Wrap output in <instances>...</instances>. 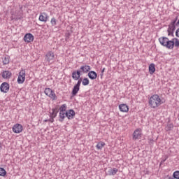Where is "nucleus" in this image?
Instances as JSON below:
<instances>
[{"label":"nucleus","instance_id":"obj_1","mask_svg":"<svg viewBox=\"0 0 179 179\" xmlns=\"http://www.w3.org/2000/svg\"><path fill=\"white\" fill-rule=\"evenodd\" d=\"M159 41L161 45L166 47L168 50H173L174 47L179 48V40L178 38H173L171 40H169L166 36H162L159 38Z\"/></svg>","mask_w":179,"mask_h":179},{"label":"nucleus","instance_id":"obj_2","mask_svg":"<svg viewBox=\"0 0 179 179\" xmlns=\"http://www.w3.org/2000/svg\"><path fill=\"white\" fill-rule=\"evenodd\" d=\"M148 104L151 108H157V107L163 104V103L158 94H154L150 98Z\"/></svg>","mask_w":179,"mask_h":179},{"label":"nucleus","instance_id":"obj_3","mask_svg":"<svg viewBox=\"0 0 179 179\" xmlns=\"http://www.w3.org/2000/svg\"><path fill=\"white\" fill-rule=\"evenodd\" d=\"M22 6L20 8V10L17 13V15H15L13 13H11V20H15V22H17V20H22V19H23V10H22Z\"/></svg>","mask_w":179,"mask_h":179},{"label":"nucleus","instance_id":"obj_4","mask_svg":"<svg viewBox=\"0 0 179 179\" xmlns=\"http://www.w3.org/2000/svg\"><path fill=\"white\" fill-rule=\"evenodd\" d=\"M177 26V24H175L174 22H171L170 24L168 25V29L167 33L168 36L171 37H174V31H176V27Z\"/></svg>","mask_w":179,"mask_h":179},{"label":"nucleus","instance_id":"obj_5","mask_svg":"<svg viewBox=\"0 0 179 179\" xmlns=\"http://www.w3.org/2000/svg\"><path fill=\"white\" fill-rule=\"evenodd\" d=\"M24 80H26V71L22 69L19 73L17 82L19 85H22V84L24 83Z\"/></svg>","mask_w":179,"mask_h":179},{"label":"nucleus","instance_id":"obj_6","mask_svg":"<svg viewBox=\"0 0 179 179\" xmlns=\"http://www.w3.org/2000/svg\"><path fill=\"white\" fill-rule=\"evenodd\" d=\"M44 93L48 97H50L52 100H57V97L55 92L51 90V88H45Z\"/></svg>","mask_w":179,"mask_h":179},{"label":"nucleus","instance_id":"obj_7","mask_svg":"<svg viewBox=\"0 0 179 179\" xmlns=\"http://www.w3.org/2000/svg\"><path fill=\"white\" fill-rule=\"evenodd\" d=\"M10 87L9 83L4 82L0 85V92H1V93H8Z\"/></svg>","mask_w":179,"mask_h":179},{"label":"nucleus","instance_id":"obj_8","mask_svg":"<svg viewBox=\"0 0 179 179\" xmlns=\"http://www.w3.org/2000/svg\"><path fill=\"white\" fill-rule=\"evenodd\" d=\"M23 131V126L19 123L15 124L13 127V132L14 134H20V132H22Z\"/></svg>","mask_w":179,"mask_h":179},{"label":"nucleus","instance_id":"obj_9","mask_svg":"<svg viewBox=\"0 0 179 179\" xmlns=\"http://www.w3.org/2000/svg\"><path fill=\"white\" fill-rule=\"evenodd\" d=\"M55 57V55L53 52H48L45 55V61H48V62H50L52 64L54 62V58Z\"/></svg>","mask_w":179,"mask_h":179},{"label":"nucleus","instance_id":"obj_10","mask_svg":"<svg viewBox=\"0 0 179 179\" xmlns=\"http://www.w3.org/2000/svg\"><path fill=\"white\" fill-rule=\"evenodd\" d=\"M141 138H142V131H141L140 129H136L133 133V139L138 141V139H141Z\"/></svg>","mask_w":179,"mask_h":179},{"label":"nucleus","instance_id":"obj_11","mask_svg":"<svg viewBox=\"0 0 179 179\" xmlns=\"http://www.w3.org/2000/svg\"><path fill=\"white\" fill-rule=\"evenodd\" d=\"M24 41L25 43H31L34 41V36L31 33L26 34L23 38Z\"/></svg>","mask_w":179,"mask_h":179},{"label":"nucleus","instance_id":"obj_12","mask_svg":"<svg viewBox=\"0 0 179 179\" xmlns=\"http://www.w3.org/2000/svg\"><path fill=\"white\" fill-rule=\"evenodd\" d=\"M91 69H92V67H90V66L85 64L80 66V73H87L90 72Z\"/></svg>","mask_w":179,"mask_h":179},{"label":"nucleus","instance_id":"obj_13","mask_svg":"<svg viewBox=\"0 0 179 179\" xmlns=\"http://www.w3.org/2000/svg\"><path fill=\"white\" fill-rule=\"evenodd\" d=\"M1 75L3 79H10V78H12V72L10 71H3L1 72Z\"/></svg>","mask_w":179,"mask_h":179},{"label":"nucleus","instance_id":"obj_14","mask_svg":"<svg viewBox=\"0 0 179 179\" xmlns=\"http://www.w3.org/2000/svg\"><path fill=\"white\" fill-rule=\"evenodd\" d=\"M82 73H80V70L74 71L72 73V78L74 80H79Z\"/></svg>","mask_w":179,"mask_h":179},{"label":"nucleus","instance_id":"obj_15","mask_svg":"<svg viewBox=\"0 0 179 179\" xmlns=\"http://www.w3.org/2000/svg\"><path fill=\"white\" fill-rule=\"evenodd\" d=\"M75 114V110H73V109H70L66 111V117L68 118V120H73Z\"/></svg>","mask_w":179,"mask_h":179},{"label":"nucleus","instance_id":"obj_16","mask_svg":"<svg viewBox=\"0 0 179 179\" xmlns=\"http://www.w3.org/2000/svg\"><path fill=\"white\" fill-rule=\"evenodd\" d=\"M48 15L46 13H41L38 20L44 22L45 23L48 20Z\"/></svg>","mask_w":179,"mask_h":179},{"label":"nucleus","instance_id":"obj_17","mask_svg":"<svg viewBox=\"0 0 179 179\" xmlns=\"http://www.w3.org/2000/svg\"><path fill=\"white\" fill-rule=\"evenodd\" d=\"M88 78L91 79V80H94V79H97V73L94 71H90L88 73Z\"/></svg>","mask_w":179,"mask_h":179},{"label":"nucleus","instance_id":"obj_18","mask_svg":"<svg viewBox=\"0 0 179 179\" xmlns=\"http://www.w3.org/2000/svg\"><path fill=\"white\" fill-rule=\"evenodd\" d=\"M119 109L122 113H128L129 111V108L124 103L119 105Z\"/></svg>","mask_w":179,"mask_h":179},{"label":"nucleus","instance_id":"obj_19","mask_svg":"<svg viewBox=\"0 0 179 179\" xmlns=\"http://www.w3.org/2000/svg\"><path fill=\"white\" fill-rule=\"evenodd\" d=\"M59 112V109H58L57 107L54 108L52 109V112L50 113V115L55 118Z\"/></svg>","mask_w":179,"mask_h":179},{"label":"nucleus","instance_id":"obj_20","mask_svg":"<svg viewBox=\"0 0 179 179\" xmlns=\"http://www.w3.org/2000/svg\"><path fill=\"white\" fill-rule=\"evenodd\" d=\"M66 117V112H59V122H64V120Z\"/></svg>","mask_w":179,"mask_h":179},{"label":"nucleus","instance_id":"obj_21","mask_svg":"<svg viewBox=\"0 0 179 179\" xmlns=\"http://www.w3.org/2000/svg\"><path fill=\"white\" fill-rule=\"evenodd\" d=\"M148 69L150 75H153L155 72H156V67L155 66V64H150L149 65Z\"/></svg>","mask_w":179,"mask_h":179},{"label":"nucleus","instance_id":"obj_22","mask_svg":"<svg viewBox=\"0 0 179 179\" xmlns=\"http://www.w3.org/2000/svg\"><path fill=\"white\" fill-rule=\"evenodd\" d=\"M79 90H80V87H76V85H74L71 92L72 97H74V96H76Z\"/></svg>","mask_w":179,"mask_h":179},{"label":"nucleus","instance_id":"obj_23","mask_svg":"<svg viewBox=\"0 0 179 179\" xmlns=\"http://www.w3.org/2000/svg\"><path fill=\"white\" fill-rule=\"evenodd\" d=\"M108 176H115L118 173V169L117 168L110 169L108 171Z\"/></svg>","mask_w":179,"mask_h":179},{"label":"nucleus","instance_id":"obj_24","mask_svg":"<svg viewBox=\"0 0 179 179\" xmlns=\"http://www.w3.org/2000/svg\"><path fill=\"white\" fill-rule=\"evenodd\" d=\"M174 128V124L173 123H170V120L168 121L167 125L165 127V130L169 132V131H171Z\"/></svg>","mask_w":179,"mask_h":179},{"label":"nucleus","instance_id":"obj_25","mask_svg":"<svg viewBox=\"0 0 179 179\" xmlns=\"http://www.w3.org/2000/svg\"><path fill=\"white\" fill-rule=\"evenodd\" d=\"M104 146H106V143L103 141H100L97 143V145H96V149H98V150H101V149H103Z\"/></svg>","mask_w":179,"mask_h":179},{"label":"nucleus","instance_id":"obj_26","mask_svg":"<svg viewBox=\"0 0 179 179\" xmlns=\"http://www.w3.org/2000/svg\"><path fill=\"white\" fill-rule=\"evenodd\" d=\"M59 113H66V104H63L59 108Z\"/></svg>","mask_w":179,"mask_h":179},{"label":"nucleus","instance_id":"obj_27","mask_svg":"<svg viewBox=\"0 0 179 179\" xmlns=\"http://www.w3.org/2000/svg\"><path fill=\"white\" fill-rule=\"evenodd\" d=\"M89 83H90V82L89 81V78H84L83 79V81H82V85L83 86H87L89 85Z\"/></svg>","mask_w":179,"mask_h":179},{"label":"nucleus","instance_id":"obj_28","mask_svg":"<svg viewBox=\"0 0 179 179\" xmlns=\"http://www.w3.org/2000/svg\"><path fill=\"white\" fill-rule=\"evenodd\" d=\"M71 34H72V31H66V32L65 34V41H68V40H69Z\"/></svg>","mask_w":179,"mask_h":179},{"label":"nucleus","instance_id":"obj_29","mask_svg":"<svg viewBox=\"0 0 179 179\" xmlns=\"http://www.w3.org/2000/svg\"><path fill=\"white\" fill-rule=\"evenodd\" d=\"M6 170L5 169L0 167V176L1 177H5L6 176Z\"/></svg>","mask_w":179,"mask_h":179},{"label":"nucleus","instance_id":"obj_30","mask_svg":"<svg viewBox=\"0 0 179 179\" xmlns=\"http://www.w3.org/2000/svg\"><path fill=\"white\" fill-rule=\"evenodd\" d=\"M9 64V56H6L3 59V64L8 65Z\"/></svg>","mask_w":179,"mask_h":179},{"label":"nucleus","instance_id":"obj_31","mask_svg":"<svg viewBox=\"0 0 179 179\" xmlns=\"http://www.w3.org/2000/svg\"><path fill=\"white\" fill-rule=\"evenodd\" d=\"M50 23L52 26H57V19H55V17H52L50 20Z\"/></svg>","mask_w":179,"mask_h":179},{"label":"nucleus","instance_id":"obj_32","mask_svg":"<svg viewBox=\"0 0 179 179\" xmlns=\"http://www.w3.org/2000/svg\"><path fill=\"white\" fill-rule=\"evenodd\" d=\"M173 177H174L176 179H179V171L173 172Z\"/></svg>","mask_w":179,"mask_h":179},{"label":"nucleus","instance_id":"obj_33","mask_svg":"<svg viewBox=\"0 0 179 179\" xmlns=\"http://www.w3.org/2000/svg\"><path fill=\"white\" fill-rule=\"evenodd\" d=\"M82 80H83L82 78H80L78 79L77 83L74 86H76L77 87H80V84L82 83Z\"/></svg>","mask_w":179,"mask_h":179},{"label":"nucleus","instance_id":"obj_34","mask_svg":"<svg viewBox=\"0 0 179 179\" xmlns=\"http://www.w3.org/2000/svg\"><path fill=\"white\" fill-rule=\"evenodd\" d=\"M177 20H178V15L176 16L175 18L173 20H171V22H172V23L177 24Z\"/></svg>","mask_w":179,"mask_h":179},{"label":"nucleus","instance_id":"obj_35","mask_svg":"<svg viewBox=\"0 0 179 179\" xmlns=\"http://www.w3.org/2000/svg\"><path fill=\"white\" fill-rule=\"evenodd\" d=\"M50 119H48V121H49V122H54V118H55V117H54V116H51V115H50Z\"/></svg>","mask_w":179,"mask_h":179},{"label":"nucleus","instance_id":"obj_36","mask_svg":"<svg viewBox=\"0 0 179 179\" xmlns=\"http://www.w3.org/2000/svg\"><path fill=\"white\" fill-rule=\"evenodd\" d=\"M176 37H179V28L176 31Z\"/></svg>","mask_w":179,"mask_h":179},{"label":"nucleus","instance_id":"obj_37","mask_svg":"<svg viewBox=\"0 0 179 179\" xmlns=\"http://www.w3.org/2000/svg\"><path fill=\"white\" fill-rule=\"evenodd\" d=\"M149 141H150V143H153V142H155L153 138H150Z\"/></svg>","mask_w":179,"mask_h":179},{"label":"nucleus","instance_id":"obj_38","mask_svg":"<svg viewBox=\"0 0 179 179\" xmlns=\"http://www.w3.org/2000/svg\"><path fill=\"white\" fill-rule=\"evenodd\" d=\"M106 71V68H103L102 70H101V73H104V71Z\"/></svg>","mask_w":179,"mask_h":179},{"label":"nucleus","instance_id":"obj_39","mask_svg":"<svg viewBox=\"0 0 179 179\" xmlns=\"http://www.w3.org/2000/svg\"><path fill=\"white\" fill-rule=\"evenodd\" d=\"M169 179H176V178H174L173 176H169Z\"/></svg>","mask_w":179,"mask_h":179},{"label":"nucleus","instance_id":"obj_40","mask_svg":"<svg viewBox=\"0 0 179 179\" xmlns=\"http://www.w3.org/2000/svg\"><path fill=\"white\" fill-rule=\"evenodd\" d=\"M103 75H104V73H100L101 78H103Z\"/></svg>","mask_w":179,"mask_h":179},{"label":"nucleus","instance_id":"obj_41","mask_svg":"<svg viewBox=\"0 0 179 179\" xmlns=\"http://www.w3.org/2000/svg\"><path fill=\"white\" fill-rule=\"evenodd\" d=\"M43 122H48L49 120L46 119V120H43Z\"/></svg>","mask_w":179,"mask_h":179},{"label":"nucleus","instance_id":"obj_42","mask_svg":"<svg viewBox=\"0 0 179 179\" xmlns=\"http://www.w3.org/2000/svg\"><path fill=\"white\" fill-rule=\"evenodd\" d=\"M0 149H2V143L0 142Z\"/></svg>","mask_w":179,"mask_h":179},{"label":"nucleus","instance_id":"obj_43","mask_svg":"<svg viewBox=\"0 0 179 179\" xmlns=\"http://www.w3.org/2000/svg\"><path fill=\"white\" fill-rule=\"evenodd\" d=\"M163 162H166V159H164Z\"/></svg>","mask_w":179,"mask_h":179},{"label":"nucleus","instance_id":"obj_44","mask_svg":"<svg viewBox=\"0 0 179 179\" xmlns=\"http://www.w3.org/2000/svg\"><path fill=\"white\" fill-rule=\"evenodd\" d=\"M163 162H166V159H164Z\"/></svg>","mask_w":179,"mask_h":179}]
</instances>
